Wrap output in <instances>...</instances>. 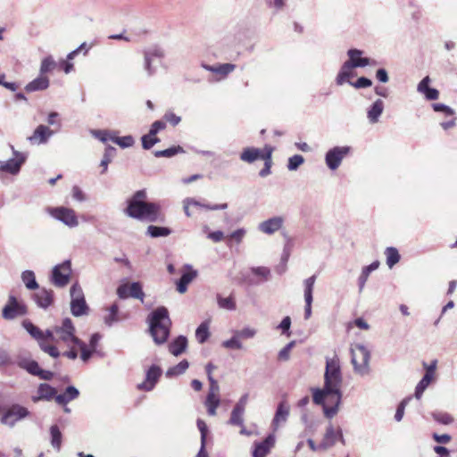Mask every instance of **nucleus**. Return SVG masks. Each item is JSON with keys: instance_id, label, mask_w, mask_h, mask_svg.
<instances>
[{"instance_id": "nucleus-1", "label": "nucleus", "mask_w": 457, "mask_h": 457, "mask_svg": "<svg viewBox=\"0 0 457 457\" xmlns=\"http://www.w3.org/2000/svg\"><path fill=\"white\" fill-rule=\"evenodd\" d=\"M343 375L337 355L326 357L324 386L322 388H312V401L323 407L324 415L331 419L339 411L342 400L341 386Z\"/></svg>"}, {"instance_id": "nucleus-2", "label": "nucleus", "mask_w": 457, "mask_h": 457, "mask_svg": "<svg viewBox=\"0 0 457 457\" xmlns=\"http://www.w3.org/2000/svg\"><path fill=\"white\" fill-rule=\"evenodd\" d=\"M145 190L137 191L131 198L128 200V206L125 213L131 218L145 220L148 222H162L165 220L161 212V206L155 203L145 202Z\"/></svg>"}, {"instance_id": "nucleus-3", "label": "nucleus", "mask_w": 457, "mask_h": 457, "mask_svg": "<svg viewBox=\"0 0 457 457\" xmlns=\"http://www.w3.org/2000/svg\"><path fill=\"white\" fill-rule=\"evenodd\" d=\"M147 321L154 343L164 344L168 340L171 327L168 310L163 306L156 308L148 315Z\"/></svg>"}, {"instance_id": "nucleus-4", "label": "nucleus", "mask_w": 457, "mask_h": 457, "mask_svg": "<svg viewBox=\"0 0 457 457\" xmlns=\"http://www.w3.org/2000/svg\"><path fill=\"white\" fill-rule=\"evenodd\" d=\"M370 351L361 344H356L351 347V362L353 366V371L361 377L370 374Z\"/></svg>"}, {"instance_id": "nucleus-5", "label": "nucleus", "mask_w": 457, "mask_h": 457, "mask_svg": "<svg viewBox=\"0 0 457 457\" xmlns=\"http://www.w3.org/2000/svg\"><path fill=\"white\" fill-rule=\"evenodd\" d=\"M144 70L148 77L156 72L157 64L164 58V51L159 46H151L144 50Z\"/></svg>"}, {"instance_id": "nucleus-6", "label": "nucleus", "mask_w": 457, "mask_h": 457, "mask_svg": "<svg viewBox=\"0 0 457 457\" xmlns=\"http://www.w3.org/2000/svg\"><path fill=\"white\" fill-rule=\"evenodd\" d=\"M13 158L5 162H0V172H6L11 175L20 173L21 166L26 162L27 154L17 151L13 145H11Z\"/></svg>"}, {"instance_id": "nucleus-7", "label": "nucleus", "mask_w": 457, "mask_h": 457, "mask_svg": "<svg viewBox=\"0 0 457 457\" xmlns=\"http://www.w3.org/2000/svg\"><path fill=\"white\" fill-rule=\"evenodd\" d=\"M30 415L28 408L18 403L11 405L1 418V422L12 428L18 421L22 420Z\"/></svg>"}, {"instance_id": "nucleus-8", "label": "nucleus", "mask_w": 457, "mask_h": 457, "mask_svg": "<svg viewBox=\"0 0 457 457\" xmlns=\"http://www.w3.org/2000/svg\"><path fill=\"white\" fill-rule=\"evenodd\" d=\"M49 214L55 220L62 222L69 228L79 226L78 217L74 210L67 207H51L48 208Z\"/></svg>"}, {"instance_id": "nucleus-9", "label": "nucleus", "mask_w": 457, "mask_h": 457, "mask_svg": "<svg viewBox=\"0 0 457 457\" xmlns=\"http://www.w3.org/2000/svg\"><path fill=\"white\" fill-rule=\"evenodd\" d=\"M351 150L352 148L348 145L334 146L330 148L325 155L326 165L331 170H337L340 166L343 159L350 154Z\"/></svg>"}, {"instance_id": "nucleus-10", "label": "nucleus", "mask_w": 457, "mask_h": 457, "mask_svg": "<svg viewBox=\"0 0 457 457\" xmlns=\"http://www.w3.org/2000/svg\"><path fill=\"white\" fill-rule=\"evenodd\" d=\"M71 275V262L65 260L53 268L51 280L54 286H66L70 283Z\"/></svg>"}, {"instance_id": "nucleus-11", "label": "nucleus", "mask_w": 457, "mask_h": 457, "mask_svg": "<svg viewBox=\"0 0 457 457\" xmlns=\"http://www.w3.org/2000/svg\"><path fill=\"white\" fill-rule=\"evenodd\" d=\"M339 441L343 445H345V439L343 436L341 428H335L331 423L327 427L326 432L320 444L322 451H327L333 447L336 443Z\"/></svg>"}, {"instance_id": "nucleus-12", "label": "nucleus", "mask_w": 457, "mask_h": 457, "mask_svg": "<svg viewBox=\"0 0 457 457\" xmlns=\"http://www.w3.org/2000/svg\"><path fill=\"white\" fill-rule=\"evenodd\" d=\"M71 313L77 317L86 314L88 307L81 287H71Z\"/></svg>"}, {"instance_id": "nucleus-13", "label": "nucleus", "mask_w": 457, "mask_h": 457, "mask_svg": "<svg viewBox=\"0 0 457 457\" xmlns=\"http://www.w3.org/2000/svg\"><path fill=\"white\" fill-rule=\"evenodd\" d=\"M26 305L15 296L10 295L7 303L3 308V317L5 320H12L26 314Z\"/></svg>"}, {"instance_id": "nucleus-14", "label": "nucleus", "mask_w": 457, "mask_h": 457, "mask_svg": "<svg viewBox=\"0 0 457 457\" xmlns=\"http://www.w3.org/2000/svg\"><path fill=\"white\" fill-rule=\"evenodd\" d=\"M75 328L71 319L66 318L62 320L61 327L54 328V333L58 339L67 343L68 345H75L79 339L74 335Z\"/></svg>"}, {"instance_id": "nucleus-15", "label": "nucleus", "mask_w": 457, "mask_h": 457, "mask_svg": "<svg viewBox=\"0 0 457 457\" xmlns=\"http://www.w3.org/2000/svg\"><path fill=\"white\" fill-rule=\"evenodd\" d=\"M290 415V406L287 401L283 400L278 403L274 417L271 421V428L276 432L280 427L284 426Z\"/></svg>"}, {"instance_id": "nucleus-16", "label": "nucleus", "mask_w": 457, "mask_h": 457, "mask_svg": "<svg viewBox=\"0 0 457 457\" xmlns=\"http://www.w3.org/2000/svg\"><path fill=\"white\" fill-rule=\"evenodd\" d=\"M34 289L31 297L34 299L36 303L41 308H47L54 302V294L51 289L46 287H30Z\"/></svg>"}, {"instance_id": "nucleus-17", "label": "nucleus", "mask_w": 457, "mask_h": 457, "mask_svg": "<svg viewBox=\"0 0 457 457\" xmlns=\"http://www.w3.org/2000/svg\"><path fill=\"white\" fill-rule=\"evenodd\" d=\"M162 373V369L159 366L152 365L146 371L145 380L138 384L137 388L144 391L153 390Z\"/></svg>"}, {"instance_id": "nucleus-18", "label": "nucleus", "mask_w": 457, "mask_h": 457, "mask_svg": "<svg viewBox=\"0 0 457 457\" xmlns=\"http://www.w3.org/2000/svg\"><path fill=\"white\" fill-rule=\"evenodd\" d=\"M54 135V130L46 125H39L36 128L33 134L28 137L31 145L46 144L49 138Z\"/></svg>"}, {"instance_id": "nucleus-19", "label": "nucleus", "mask_w": 457, "mask_h": 457, "mask_svg": "<svg viewBox=\"0 0 457 457\" xmlns=\"http://www.w3.org/2000/svg\"><path fill=\"white\" fill-rule=\"evenodd\" d=\"M276 437L273 434H270L263 441L255 442L253 451V457H265L275 445Z\"/></svg>"}, {"instance_id": "nucleus-20", "label": "nucleus", "mask_w": 457, "mask_h": 457, "mask_svg": "<svg viewBox=\"0 0 457 457\" xmlns=\"http://www.w3.org/2000/svg\"><path fill=\"white\" fill-rule=\"evenodd\" d=\"M284 223V218L281 216H274L259 224V230L267 235H272L278 231Z\"/></svg>"}, {"instance_id": "nucleus-21", "label": "nucleus", "mask_w": 457, "mask_h": 457, "mask_svg": "<svg viewBox=\"0 0 457 457\" xmlns=\"http://www.w3.org/2000/svg\"><path fill=\"white\" fill-rule=\"evenodd\" d=\"M363 51L356 48H352L347 51V55L349 57V60L345 61L346 62L351 63H361L360 65L354 66V68L359 67H366L369 65H374L376 64V61L370 60L368 57H362Z\"/></svg>"}, {"instance_id": "nucleus-22", "label": "nucleus", "mask_w": 457, "mask_h": 457, "mask_svg": "<svg viewBox=\"0 0 457 457\" xmlns=\"http://www.w3.org/2000/svg\"><path fill=\"white\" fill-rule=\"evenodd\" d=\"M266 145L263 149L246 147L240 154V160L247 163H253L257 160H262L265 156Z\"/></svg>"}, {"instance_id": "nucleus-23", "label": "nucleus", "mask_w": 457, "mask_h": 457, "mask_svg": "<svg viewBox=\"0 0 457 457\" xmlns=\"http://www.w3.org/2000/svg\"><path fill=\"white\" fill-rule=\"evenodd\" d=\"M201 67L205 71L220 75V79H225L229 73L235 71L237 66L233 63H219L217 65H210L203 62Z\"/></svg>"}, {"instance_id": "nucleus-24", "label": "nucleus", "mask_w": 457, "mask_h": 457, "mask_svg": "<svg viewBox=\"0 0 457 457\" xmlns=\"http://www.w3.org/2000/svg\"><path fill=\"white\" fill-rule=\"evenodd\" d=\"M237 294L236 291H231L229 294H217V303L220 309L227 311H235L237 308L236 297Z\"/></svg>"}, {"instance_id": "nucleus-25", "label": "nucleus", "mask_w": 457, "mask_h": 457, "mask_svg": "<svg viewBox=\"0 0 457 457\" xmlns=\"http://www.w3.org/2000/svg\"><path fill=\"white\" fill-rule=\"evenodd\" d=\"M430 79L428 76L423 78L417 86V91L425 96L427 100H436L439 97V91L429 87Z\"/></svg>"}, {"instance_id": "nucleus-26", "label": "nucleus", "mask_w": 457, "mask_h": 457, "mask_svg": "<svg viewBox=\"0 0 457 457\" xmlns=\"http://www.w3.org/2000/svg\"><path fill=\"white\" fill-rule=\"evenodd\" d=\"M361 63H351L345 62L343 65L341 66L337 78H336V83L338 86H342L345 82H350L349 79L353 76V69H354V66L360 65Z\"/></svg>"}, {"instance_id": "nucleus-27", "label": "nucleus", "mask_w": 457, "mask_h": 457, "mask_svg": "<svg viewBox=\"0 0 457 457\" xmlns=\"http://www.w3.org/2000/svg\"><path fill=\"white\" fill-rule=\"evenodd\" d=\"M79 396V391L75 386H69L62 394H59L55 396V402L59 405L65 406Z\"/></svg>"}, {"instance_id": "nucleus-28", "label": "nucleus", "mask_w": 457, "mask_h": 457, "mask_svg": "<svg viewBox=\"0 0 457 457\" xmlns=\"http://www.w3.org/2000/svg\"><path fill=\"white\" fill-rule=\"evenodd\" d=\"M143 287H118L117 294L120 299H127L132 297L144 301L145 294L142 290Z\"/></svg>"}, {"instance_id": "nucleus-29", "label": "nucleus", "mask_w": 457, "mask_h": 457, "mask_svg": "<svg viewBox=\"0 0 457 457\" xmlns=\"http://www.w3.org/2000/svg\"><path fill=\"white\" fill-rule=\"evenodd\" d=\"M383 111L384 102L381 99H377L367 111V118L369 121L372 124L377 123Z\"/></svg>"}, {"instance_id": "nucleus-30", "label": "nucleus", "mask_w": 457, "mask_h": 457, "mask_svg": "<svg viewBox=\"0 0 457 457\" xmlns=\"http://www.w3.org/2000/svg\"><path fill=\"white\" fill-rule=\"evenodd\" d=\"M48 87V78L40 74L37 78L26 85L25 90L27 92L42 91L46 89Z\"/></svg>"}, {"instance_id": "nucleus-31", "label": "nucleus", "mask_w": 457, "mask_h": 457, "mask_svg": "<svg viewBox=\"0 0 457 457\" xmlns=\"http://www.w3.org/2000/svg\"><path fill=\"white\" fill-rule=\"evenodd\" d=\"M187 346V339L184 336H179L169 345V351L174 356L180 355Z\"/></svg>"}, {"instance_id": "nucleus-32", "label": "nucleus", "mask_w": 457, "mask_h": 457, "mask_svg": "<svg viewBox=\"0 0 457 457\" xmlns=\"http://www.w3.org/2000/svg\"><path fill=\"white\" fill-rule=\"evenodd\" d=\"M37 393H38V397H33L34 402H37V400H40V399H45V400L49 401L53 398L55 399V396L57 395L56 389L48 384H40V386H38Z\"/></svg>"}, {"instance_id": "nucleus-33", "label": "nucleus", "mask_w": 457, "mask_h": 457, "mask_svg": "<svg viewBox=\"0 0 457 457\" xmlns=\"http://www.w3.org/2000/svg\"><path fill=\"white\" fill-rule=\"evenodd\" d=\"M196 276L197 271L194 270L190 265L187 264L184 266V270L181 272V277L176 282L175 286H187Z\"/></svg>"}, {"instance_id": "nucleus-34", "label": "nucleus", "mask_w": 457, "mask_h": 457, "mask_svg": "<svg viewBox=\"0 0 457 457\" xmlns=\"http://www.w3.org/2000/svg\"><path fill=\"white\" fill-rule=\"evenodd\" d=\"M106 314L104 316V322L106 326L112 327L114 323L120 320L119 318V306L117 303H112L110 307L104 309Z\"/></svg>"}, {"instance_id": "nucleus-35", "label": "nucleus", "mask_w": 457, "mask_h": 457, "mask_svg": "<svg viewBox=\"0 0 457 457\" xmlns=\"http://www.w3.org/2000/svg\"><path fill=\"white\" fill-rule=\"evenodd\" d=\"M273 150V147L270 145H266L265 156H263L262 159L264 161V166L259 172V176L262 178H265L271 173Z\"/></svg>"}, {"instance_id": "nucleus-36", "label": "nucleus", "mask_w": 457, "mask_h": 457, "mask_svg": "<svg viewBox=\"0 0 457 457\" xmlns=\"http://www.w3.org/2000/svg\"><path fill=\"white\" fill-rule=\"evenodd\" d=\"M384 254L386 256V265L390 269H392L396 263H398L401 259L399 251L393 246L386 247L385 249Z\"/></svg>"}, {"instance_id": "nucleus-37", "label": "nucleus", "mask_w": 457, "mask_h": 457, "mask_svg": "<svg viewBox=\"0 0 457 457\" xmlns=\"http://www.w3.org/2000/svg\"><path fill=\"white\" fill-rule=\"evenodd\" d=\"M380 262L378 261H374L370 265L364 266L361 270V272L358 278V285L364 286L370 277V273L377 269H378Z\"/></svg>"}, {"instance_id": "nucleus-38", "label": "nucleus", "mask_w": 457, "mask_h": 457, "mask_svg": "<svg viewBox=\"0 0 457 457\" xmlns=\"http://www.w3.org/2000/svg\"><path fill=\"white\" fill-rule=\"evenodd\" d=\"M210 322L205 320L202 322L195 330V338L199 344L205 343L210 337Z\"/></svg>"}, {"instance_id": "nucleus-39", "label": "nucleus", "mask_w": 457, "mask_h": 457, "mask_svg": "<svg viewBox=\"0 0 457 457\" xmlns=\"http://www.w3.org/2000/svg\"><path fill=\"white\" fill-rule=\"evenodd\" d=\"M22 327L26 329V331L35 339L38 341V343L45 339L44 332L35 326L29 320H24L22 322Z\"/></svg>"}, {"instance_id": "nucleus-40", "label": "nucleus", "mask_w": 457, "mask_h": 457, "mask_svg": "<svg viewBox=\"0 0 457 457\" xmlns=\"http://www.w3.org/2000/svg\"><path fill=\"white\" fill-rule=\"evenodd\" d=\"M116 153H117V150L115 147H113L112 145H107L105 147V151L104 153L103 159L100 162V166L103 167V170H102L103 174L106 172V170L108 169V165L110 162H112V159L116 155Z\"/></svg>"}, {"instance_id": "nucleus-41", "label": "nucleus", "mask_w": 457, "mask_h": 457, "mask_svg": "<svg viewBox=\"0 0 457 457\" xmlns=\"http://www.w3.org/2000/svg\"><path fill=\"white\" fill-rule=\"evenodd\" d=\"M170 234L171 230L167 227H158L154 225H150L147 227L146 230V235L153 238L168 237Z\"/></svg>"}, {"instance_id": "nucleus-42", "label": "nucleus", "mask_w": 457, "mask_h": 457, "mask_svg": "<svg viewBox=\"0 0 457 457\" xmlns=\"http://www.w3.org/2000/svg\"><path fill=\"white\" fill-rule=\"evenodd\" d=\"M220 396L207 395L204 401V405L207 409L208 415L215 416L217 414V408L220 406Z\"/></svg>"}, {"instance_id": "nucleus-43", "label": "nucleus", "mask_w": 457, "mask_h": 457, "mask_svg": "<svg viewBox=\"0 0 457 457\" xmlns=\"http://www.w3.org/2000/svg\"><path fill=\"white\" fill-rule=\"evenodd\" d=\"M50 436H51V445L55 450L59 451L62 445V432L57 425H52L50 427Z\"/></svg>"}, {"instance_id": "nucleus-44", "label": "nucleus", "mask_w": 457, "mask_h": 457, "mask_svg": "<svg viewBox=\"0 0 457 457\" xmlns=\"http://www.w3.org/2000/svg\"><path fill=\"white\" fill-rule=\"evenodd\" d=\"M434 379L433 377L428 375L425 373L423 378L420 379V381L417 384L415 388L414 396L419 400L421 398L424 391L427 389V387L429 386L431 381Z\"/></svg>"}, {"instance_id": "nucleus-45", "label": "nucleus", "mask_w": 457, "mask_h": 457, "mask_svg": "<svg viewBox=\"0 0 457 457\" xmlns=\"http://www.w3.org/2000/svg\"><path fill=\"white\" fill-rule=\"evenodd\" d=\"M189 363L187 360L181 361L177 365L170 367L166 371V377L171 378L183 374L188 369Z\"/></svg>"}, {"instance_id": "nucleus-46", "label": "nucleus", "mask_w": 457, "mask_h": 457, "mask_svg": "<svg viewBox=\"0 0 457 457\" xmlns=\"http://www.w3.org/2000/svg\"><path fill=\"white\" fill-rule=\"evenodd\" d=\"M244 414H245V411L234 407L232 411H231L228 423L230 425H233V426L243 427V425H244Z\"/></svg>"}, {"instance_id": "nucleus-47", "label": "nucleus", "mask_w": 457, "mask_h": 457, "mask_svg": "<svg viewBox=\"0 0 457 457\" xmlns=\"http://www.w3.org/2000/svg\"><path fill=\"white\" fill-rule=\"evenodd\" d=\"M56 66H57V63L54 60L53 56L48 55V56L45 57L41 62L40 70H39L40 74L44 76L45 74L54 70Z\"/></svg>"}, {"instance_id": "nucleus-48", "label": "nucleus", "mask_w": 457, "mask_h": 457, "mask_svg": "<svg viewBox=\"0 0 457 457\" xmlns=\"http://www.w3.org/2000/svg\"><path fill=\"white\" fill-rule=\"evenodd\" d=\"M184 153L183 147L177 145V146H171L170 148L164 149V150H158L154 153L155 157H166L170 158L178 154Z\"/></svg>"}, {"instance_id": "nucleus-49", "label": "nucleus", "mask_w": 457, "mask_h": 457, "mask_svg": "<svg viewBox=\"0 0 457 457\" xmlns=\"http://www.w3.org/2000/svg\"><path fill=\"white\" fill-rule=\"evenodd\" d=\"M110 140L120 145L121 148H128L134 145L135 140L132 136L110 137Z\"/></svg>"}, {"instance_id": "nucleus-50", "label": "nucleus", "mask_w": 457, "mask_h": 457, "mask_svg": "<svg viewBox=\"0 0 457 457\" xmlns=\"http://www.w3.org/2000/svg\"><path fill=\"white\" fill-rule=\"evenodd\" d=\"M304 162V158L300 154H295L288 158L287 169L290 171L296 170Z\"/></svg>"}, {"instance_id": "nucleus-51", "label": "nucleus", "mask_w": 457, "mask_h": 457, "mask_svg": "<svg viewBox=\"0 0 457 457\" xmlns=\"http://www.w3.org/2000/svg\"><path fill=\"white\" fill-rule=\"evenodd\" d=\"M222 346L227 349H237L240 350L243 348V345L240 342V337H237L236 331L234 332V336L222 343Z\"/></svg>"}, {"instance_id": "nucleus-52", "label": "nucleus", "mask_w": 457, "mask_h": 457, "mask_svg": "<svg viewBox=\"0 0 457 457\" xmlns=\"http://www.w3.org/2000/svg\"><path fill=\"white\" fill-rule=\"evenodd\" d=\"M305 310L304 318L309 319L312 315V287H306L304 291Z\"/></svg>"}, {"instance_id": "nucleus-53", "label": "nucleus", "mask_w": 457, "mask_h": 457, "mask_svg": "<svg viewBox=\"0 0 457 457\" xmlns=\"http://www.w3.org/2000/svg\"><path fill=\"white\" fill-rule=\"evenodd\" d=\"M433 419L444 425H449L453 421V418L447 412L435 411L432 413Z\"/></svg>"}, {"instance_id": "nucleus-54", "label": "nucleus", "mask_w": 457, "mask_h": 457, "mask_svg": "<svg viewBox=\"0 0 457 457\" xmlns=\"http://www.w3.org/2000/svg\"><path fill=\"white\" fill-rule=\"evenodd\" d=\"M90 134L92 137L103 143H106L108 140H110V137H113L112 133L106 129H91Z\"/></svg>"}, {"instance_id": "nucleus-55", "label": "nucleus", "mask_w": 457, "mask_h": 457, "mask_svg": "<svg viewBox=\"0 0 457 457\" xmlns=\"http://www.w3.org/2000/svg\"><path fill=\"white\" fill-rule=\"evenodd\" d=\"M21 280L24 286H39L36 280L35 273L32 270H25L21 274Z\"/></svg>"}, {"instance_id": "nucleus-56", "label": "nucleus", "mask_w": 457, "mask_h": 457, "mask_svg": "<svg viewBox=\"0 0 457 457\" xmlns=\"http://www.w3.org/2000/svg\"><path fill=\"white\" fill-rule=\"evenodd\" d=\"M236 333L240 339H251L255 337L257 330L253 328L245 327L240 330H236Z\"/></svg>"}, {"instance_id": "nucleus-57", "label": "nucleus", "mask_w": 457, "mask_h": 457, "mask_svg": "<svg viewBox=\"0 0 457 457\" xmlns=\"http://www.w3.org/2000/svg\"><path fill=\"white\" fill-rule=\"evenodd\" d=\"M295 342L291 341L285 347H283L278 352V360L284 361H288L290 358V352H291L292 348L295 346Z\"/></svg>"}, {"instance_id": "nucleus-58", "label": "nucleus", "mask_w": 457, "mask_h": 457, "mask_svg": "<svg viewBox=\"0 0 457 457\" xmlns=\"http://www.w3.org/2000/svg\"><path fill=\"white\" fill-rule=\"evenodd\" d=\"M432 108L436 112H443L445 116H452L454 114V111L448 105L441 103L432 104Z\"/></svg>"}, {"instance_id": "nucleus-59", "label": "nucleus", "mask_w": 457, "mask_h": 457, "mask_svg": "<svg viewBox=\"0 0 457 457\" xmlns=\"http://www.w3.org/2000/svg\"><path fill=\"white\" fill-rule=\"evenodd\" d=\"M39 346L42 351L47 353L50 356L56 358L60 355L58 349L54 345H46L44 340L39 342Z\"/></svg>"}, {"instance_id": "nucleus-60", "label": "nucleus", "mask_w": 457, "mask_h": 457, "mask_svg": "<svg viewBox=\"0 0 457 457\" xmlns=\"http://www.w3.org/2000/svg\"><path fill=\"white\" fill-rule=\"evenodd\" d=\"M411 399V397H407L399 403L395 414V419L396 421H401L403 420L405 406L408 404Z\"/></svg>"}, {"instance_id": "nucleus-61", "label": "nucleus", "mask_w": 457, "mask_h": 457, "mask_svg": "<svg viewBox=\"0 0 457 457\" xmlns=\"http://www.w3.org/2000/svg\"><path fill=\"white\" fill-rule=\"evenodd\" d=\"M75 345H78L80 349L81 359L84 361H87L91 357L94 351L92 349L88 350L86 344L84 342H82L81 340L77 341Z\"/></svg>"}, {"instance_id": "nucleus-62", "label": "nucleus", "mask_w": 457, "mask_h": 457, "mask_svg": "<svg viewBox=\"0 0 457 457\" xmlns=\"http://www.w3.org/2000/svg\"><path fill=\"white\" fill-rule=\"evenodd\" d=\"M349 84L355 88H366L372 85V81L366 77H361L355 82H349Z\"/></svg>"}, {"instance_id": "nucleus-63", "label": "nucleus", "mask_w": 457, "mask_h": 457, "mask_svg": "<svg viewBox=\"0 0 457 457\" xmlns=\"http://www.w3.org/2000/svg\"><path fill=\"white\" fill-rule=\"evenodd\" d=\"M166 128V123L162 120H155L152 123L149 132L150 136H156L158 132Z\"/></svg>"}, {"instance_id": "nucleus-64", "label": "nucleus", "mask_w": 457, "mask_h": 457, "mask_svg": "<svg viewBox=\"0 0 457 457\" xmlns=\"http://www.w3.org/2000/svg\"><path fill=\"white\" fill-rule=\"evenodd\" d=\"M252 273L255 276L263 278L264 280H267L270 271L267 267H253L252 268Z\"/></svg>"}]
</instances>
